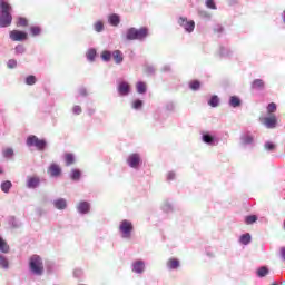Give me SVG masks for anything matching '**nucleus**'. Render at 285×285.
<instances>
[{
  "label": "nucleus",
  "mask_w": 285,
  "mask_h": 285,
  "mask_svg": "<svg viewBox=\"0 0 285 285\" xmlns=\"http://www.w3.org/2000/svg\"><path fill=\"white\" fill-rule=\"evenodd\" d=\"M12 26V6L8 0H0V28Z\"/></svg>",
  "instance_id": "nucleus-1"
},
{
  "label": "nucleus",
  "mask_w": 285,
  "mask_h": 285,
  "mask_svg": "<svg viewBox=\"0 0 285 285\" xmlns=\"http://www.w3.org/2000/svg\"><path fill=\"white\" fill-rule=\"evenodd\" d=\"M146 37H148V28L146 27H142L140 29L131 27L126 32L127 41H142V39H146Z\"/></svg>",
  "instance_id": "nucleus-2"
},
{
  "label": "nucleus",
  "mask_w": 285,
  "mask_h": 285,
  "mask_svg": "<svg viewBox=\"0 0 285 285\" xmlns=\"http://www.w3.org/2000/svg\"><path fill=\"white\" fill-rule=\"evenodd\" d=\"M29 268L33 275H43V259L39 255L29 258Z\"/></svg>",
  "instance_id": "nucleus-3"
},
{
  "label": "nucleus",
  "mask_w": 285,
  "mask_h": 285,
  "mask_svg": "<svg viewBox=\"0 0 285 285\" xmlns=\"http://www.w3.org/2000/svg\"><path fill=\"white\" fill-rule=\"evenodd\" d=\"M27 146H35L37 150H46L47 142L45 139H39L37 136H29L27 138Z\"/></svg>",
  "instance_id": "nucleus-4"
},
{
  "label": "nucleus",
  "mask_w": 285,
  "mask_h": 285,
  "mask_svg": "<svg viewBox=\"0 0 285 285\" xmlns=\"http://www.w3.org/2000/svg\"><path fill=\"white\" fill-rule=\"evenodd\" d=\"M134 229L135 227L132 226V223L127 219L122 220L119 225V230L125 239H130V235Z\"/></svg>",
  "instance_id": "nucleus-5"
},
{
  "label": "nucleus",
  "mask_w": 285,
  "mask_h": 285,
  "mask_svg": "<svg viewBox=\"0 0 285 285\" xmlns=\"http://www.w3.org/2000/svg\"><path fill=\"white\" fill-rule=\"evenodd\" d=\"M178 24L186 30V32H193L195 30V21L189 20L188 18L180 17L178 19Z\"/></svg>",
  "instance_id": "nucleus-6"
},
{
  "label": "nucleus",
  "mask_w": 285,
  "mask_h": 285,
  "mask_svg": "<svg viewBox=\"0 0 285 285\" xmlns=\"http://www.w3.org/2000/svg\"><path fill=\"white\" fill-rule=\"evenodd\" d=\"M9 37L11 41H26V39H28V33L24 31L12 30L10 31Z\"/></svg>",
  "instance_id": "nucleus-7"
},
{
  "label": "nucleus",
  "mask_w": 285,
  "mask_h": 285,
  "mask_svg": "<svg viewBox=\"0 0 285 285\" xmlns=\"http://www.w3.org/2000/svg\"><path fill=\"white\" fill-rule=\"evenodd\" d=\"M127 164L130 166V168H138L139 164H141V156H139V154L129 155Z\"/></svg>",
  "instance_id": "nucleus-8"
},
{
  "label": "nucleus",
  "mask_w": 285,
  "mask_h": 285,
  "mask_svg": "<svg viewBox=\"0 0 285 285\" xmlns=\"http://www.w3.org/2000/svg\"><path fill=\"white\" fill-rule=\"evenodd\" d=\"M263 124L266 126V128L273 129L277 127V117L275 115H272L269 117L263 118Z\"/></svg>",
  "instance_id": "nucleus-9"
},
{
  "label": "nucleus",
  "mask_w": 285,
  "mask_h": 285,
  "mask_svg": "<svg viewBox=\"0 0 285 285\" xmlns=\"http://www.w3.org/2000/svg\"><path fill=\"white\" fill-rule=\"evenodd\" d=\"M118 92L120 97H126L130 94V85L126 81H122L118 85Z\"/></svg>",
  "instance_id": "nucleus-10"
},
{
  "label": "nucleus",
  "mask_w": 285,
  "mask_h": 285,
  "mask_svg": "<svg viewBox=\"0 0 285 285\" xmlns=\"http://www.w3.org/2000/svg\"><path fill=\"white\" fill-rule=\"evenodd\" d=\"M48 173L51 177H59V175H61V167H59L57 164H51Z\"/></svg>",
  "instance_id": "nucleus-11"
},
{
  "label": "nucleus",
  "mask_w": 285,
  "mask_h": 285,
  "mask_svg": "<svg viewBox=\"0 0 285 285\" xmlns=\"http://www.w3.org/2000/svg\"><path fill=\"white\" fill-rule=\"evenodd\" d=\"M77 210L80 212L82 215L90 213V204L88 202H80L77 205Z\"/></svg>",
  "instance_id": "nucleus-12"
},
{
  "label": "nucleus",
  "mask_w": 285,
  "mask_h": 285,
  "mask_svg": "<svg viewBox=\"0 0 285 285\" xmlns=\"http://www.w3.org/2000/svg\"><path fill=\"white\" fill-rule=\"evenodd\" d=\"M53 206L57 208V210H66V208H68V203L66 199L59 198L53 202Z\"/></svg>",
  "instance_id": "nucleus-13"
},
{
  "label": "nucleus",
  "mask_w": 285,
  "mask_h": 285,
  "mask_svg": "<svg viewBox=\"0 0 285 285\" xmlns=\"http://www.w3.org/2000/svg\"><path fill=\"white\" fill-rule=\"evenodd\" d=\"M145 268H146V265L142 263V261H137L134 263L132 272L141 274L144 273Z\"/></svg>",
  "instance_id": "nucleus-14"
},
{
  "label": "nucleus",
  "mask_w": 285,
  "mask_h": 285,
  "mask_svg": "<svg viewBox=\"0 0 285 285\" xmlns=\"http://www.w3.org/2000/svg\"><path fill=\"white\" fill-rule=\"evenodd\" d=\"M108 21H109L110 26H114V27H117V26H119V23H121V19L116 13L110 14L108 17Z\"/></svg>",
  "instance_id": "nucleus-15"
},
{
  "label": "nucleus",
  "mask_w": 285,
  "mask_h": 285,
  "mask_svg": "<svg viewBox=\"0 0 285 285\" xmlns=\"http://www.w3.org/2000/svg\"><path fill=\"white\" fill-rule=\"evenodd\" d=\"M167 267L170 271H175V269L179 268V259H177V258H169L167 261Z\"/></svg>",
  "instance_id": "nucleus-16"
},
{
  "label": "nucleus",
  "mask_w": 285,
  "mask_h": 285,
  "mask_svg": "<svg viewBox=\"0 0 285 285\" xmlns=\"http://www.w3.org/2000/svg\"><path fill=\"white\" fill-rule=\"evenodd\" d=\"M264 80L262 79H255L253 82H252V89L253 90H264Z\"/></svg>",
  "instance_id": "nucleus-17"
},
{
  "label": "nucleus",
  "mask_w": 285,
  "mask_h": 285,
  "mask_svg": "<svg viewBox=\"0 0 285 285\" xmlns=\"http://www.w3.org/2000/svg\"><path fill=\"white\" fill-rule=\"evenodd\" d=\"M229 105L232 108H239V106H242V100L237 96H232L229 99Z\"/></svg>",
  "instance_id": "nucleus-18"
},
{
  "label": "nucleus",
  "mask_w": 285,
  "mask_h": 285,
  "mask_svg": "<svg viewBox=\"0 0 285 285\" xmlns=\"http://www.w3.org/2000/svg\"><path fill=\"white\" fill-rule=\"evenodd\" d=\"M112 58L115 63H121V61H124V53H121L119 50H115L112 52Z\"/></svg>",
  "instance_id": "nucleus-19"
},
{
  "label": "nucleus",
  "mask_w": 285,
  "mask_h": 285,
  "mask_svg": "<svg viewBox=\"0 0 285 285\" xmlns=\"http://www.w3.org/2000/svg\"><path fill=\"white\" fill-rule=\"evenodd\" d=\"M28 188H37L39 186L38 177H30L27 183Z\"/></svg>",
  "instance_id": "nucleus-20"
},
{
  "label": "nucleus",
  "mask_w": 285,
  "mask_h": 285,
  "mask_svg": "<svg viewBox=\"0 0 285 285\" xmlns=\"http://www.w3.org/2000/svg\"><path fill=\"white\" fill-rule=\"evenodd\" d=\"M136 90L139 95H144L147 90L146 82H137L136 83Z\"/></svg>",
  "instance_id": "nucleus-21"
},
{
  "label": "nucleus",
  "mask_w": 285,
  "mask_h": 285,
  "mask_svg": "<svg viewBox=\"0 0 285 285\" xmlns=\"http://www.w3.org/2000/svg\"><path fill=\"white\" fill-rule=\"evenodd\" d=\"M70 177H71L72 181H79V179H81V170L72 169Z\"/></svg>",
  "instance_id": "nucleus-22"
},
{
  "label": "nucleus",
  "mask_w": 285,
  "mask_h": 285,
  "mask_svg": "<svg viewBox=\"0 0 285 285\" xmlns=\"http://www.w3.org/2000/svg\"><path fill=\"white\" fill-rule=\"evenodd\" d=\"M12 188V183L10 180H6L1 184V190L2 193H10V189Z\"/></svg>",
  "instance_id": "nucleus-23"
},
{
  "label": "nucleus",
  "mask_w": 285,
  "mask_h": 285,
  "mask_svg": "<svg viewBox=\"0 0 285 285\" xmlns=\"http://www.w3.org/2000/svg\"><path fill=\"white\" fill-rule=\"evenodd\" d=\"M65 163H66V166H72V164H75V155L65 154Z\"/></svg>",
  "instance_id": "nucleus-24"
},
{
  "label": "nucleus",
  "mask_w": 285,
  "mask_h": 285,
  "mask_svg": "<svg viewBox=\"0 0 285 285\" xmlns=\"http://www.w3.org/2000/svg\"><path fill=\"white\" fill-rule=\"evenodd\" d=\"M0 250L1 253H9L10 250V246L3 238H0Z\"/></svg>",
  "instance_id": "nucleus-25"
},
{
  "label": "nucleus",
  "mask_w": 285,
  "mask_h": 285,
  "mask_svg": "<svg viewBox=\"0 0 285 285\" xmlns=\"http://www.w3.org/2000/svg\"><path fill=\"white\" fill-rule=\"evenodd\" d=\"M208 106H212V108H217V106H219V97L213 96L208 101Z\"/></svg>",
  "instance_id": "nucleus-26"
},
{
  "label": "nucleus",
  "mask_w": 285,
  "mask_h": 285,
  "mask_svg": "<svg viewBox=\"0 0 285 285\" xmlns=\"http://www.w3.org/2000/svg\"><path fill=\"white\" fill-rule=\"evenodd\" d=\"M203 141L205 144L213 145V142L215 141V137L210 136V134H204L203 135Z\"/></svg>",
  "instance_id": "nucleus-27"
},
{
  "label": "nucleus",
  "mask_w": 285,
  "mask_h": 285,
  "mask_svg": "<svg viewBox=\"0 0 285 285\" xmlns=\"http://www.w3.org/2000/svg\"><path fill=\"white\" fill-rule=\"evenodd\" d=\"M240 244H244V246H248L250 244V234H244L240 236Z\"/></svg>",
  "instance_id": "nucleus-28"
},
{
  "label": "nucleus",
  "mask_w": 285,
  "mask_h": 285,
  "mask_svg": "<svg viewBox=\"0 0 285 285\" xmlns=\"http://www.w3.org/2000/svg\"><path fill=\"white\" fill-rule=\"evenodd\" d=\"M97 57V50L95 49H89L87 52V59L89 61H95V58Z\"/></svg>",
  "instance_id": "nucleus-29"
},
{
  "label": "nucleus",
  "mask_w": 285,
  "mask_h": 285,
  "mask_svg": "<svg viewBox=\"0 0 285 285\" xmlns=\"http://www.w3.org/2000/svg\"><path fill=\"white\" fill-rule=\"evenodd\" d=\"M189 88L190 90H199V88H202V83L199 82V80H193L191 82H189Z\"/></svg>",
  "instance_id": "nucleus-30"
},
{
  "label": "nucleus",
  "mask_w": 285,
  "mask_h": 285,
  "mask_svg": "<svg viewBox=\"0 0 285 285\" xmlns=\"http://www.w3.org/2000/svg\"><path fill=\"white\" fill-rule=\"evenodd\" d=\"M18 28H28V19L19 18L17 22Z\"/></svg>",
  "instance_id": "nucleus-31"
},
{
  "label": "nucleus",
  "mask_w": 285,
  "mask_h": 285,
  "mask_svg": "<svg viewBox=\"0 0 285 285\" xmlns=\"http://www.w3.org/2000/svg\"><path fill=\"white\" fill-rule=\"evenodd\" d=\"M242 141H243V144L246 146V145H248V144H253V141H254V138H253V136H250V135H244L243 137H242Z\"/></svg>",
  "instance_id": "nucleus-32"
},
{
  "label": "nucleus",
  "mask_w": 285,
  "mask_h": 285,
  "mask_svg": "<svg viewBox=\"0 0 285 285\" xmlns=\"http://www.w3.org/2000/svg\"><path fill=\"white\" fill-rule=\"evenodd\" d=\"M277 111V105L275 102H271L267 106V115H273V112Z\"/></svg>",
  "instance_id": "nucleus-33"
},
{
  "label": "nucleus",
  "mask_w": 285,
  "mask_h": 285,
  "mask_svg": "<svg viewBox=\"0 0 285 285\" xmlns=\"http://www.w3.org/2000/svg\"><path fill=\"white\" fill-rule=\"evenodd\" d=\"M26 83H27V86H35V83H37V77L28 76L26 78Z\"/></svg>",
  "instance_id": "nucleus-34"
},
{
  "label": "nucleus",
  "mask_w": 285,
  "mask_h": 285,
  "mask_svg": "<svg viewBox=\"0 0 285 285\" xmlns=\"http://www.w3.org/2000/svg\"><path fill=\"white\" fill-rule=\"evenodd\" d=\"M3 157H6L7 159H10V157H12L14 155V150H12V148H7L2 151Z\"/></svg>",
  "instance_id": "nucleus-35"
},
{
  "label": "nucleus",
  "mask_w": 285,
  "mask_h": 285,
  "mask_svg": "<svg viewBox=\"0 0 285 285\" xmlns=\"http://www.w3.org/2000/svg\"><path fill=\"white\" fill-rule=\"evenodd\" d=\"M111 58H112V53H110V51H102L101 53L102 61H110Z\"/></svg>",
  "instance_id": "nucleus-36"
},
{
  "label": "nucleus",
  "mask_w": 285,
  "mask_h": 285,
  "mask_svg": "<svg viewBox=\"0 0 285 285\" xmlns=\"http://www.w3.org/2000/svg\"><path fill=\"white\" fill-rule=\"evenodd\" d=\"M267 274H268V269H267L266 267H261V268L257 271L258 277H266Z\"/></svg>",
  "instance_id": "nucleus-37"
},
{
  "label": "nucleus",
  "mask_w": 285,
  "mask_h": 285,
  "mask_svg": "<svg viewBox=\"0 0 285 285\" xmlns=\"http://www.w3.org/2000/svg\"><path fill=\"white\" fill-rule=\"evenodd\" d=\"M30 31H31V35H32L33 37H37V36H39V35H41V28H39V27H31V28H30Z\"/></svg>",
  "instance_id": "nucleus-38"
},
{
  "label": "nucleus",
  "mask_w": 285,
  "mask_h": 285,
  "mask_svg": "<svg viewBox=\"0 0 285 285\" xmlns=\"http://www.w3.org/2000/svg\"><path fill=\"white\" fill-rule=\"evenodd\" d=\"M206 6L207 8H209L210 10H217V6L215 4L214 0H207L206 1Z\"/></svg>",
  "instance_id": "nucleus-39"
},
{
  "label": "nucleus",
  "mask_w": 285,
  "mask_h": 285,
  "mask_svg": "<svg viewBox=\"0 0 285 285\" xmlns=\"http://www.w3.org/2000/svg\"><path fill=\"white\" fill-rule=\"evenodd\" d=\"M141 106H144V101H141V100H135V101L132 102V108H134L135 110H139V108H141Z\"/></svg>",
  "instance_id": "nucleus-40"
},
{
  "label": "nucleus",
  "mask_w": 285,
  "mask_h": 285,
  "mask_svg": "<svg viewBox=\"0 0 285 285\" xmlns=\"http://www.w3.org/2000/svg\"><path fill=\"white\" fill-rule=\"evenodd\" d=\"M245 222L246 224H255V222H257V217L255 215L247 216Z\"/></svg>",
  "instance_id": "nucleus-41"
},
{
  "label": "nucleus",
  "mask_w": 285,
  "mask_h": 285,
  "mask_svg": "<svg viewBox=\"0 0 285 285\" xmlns=\"http://www.w3.org/2000/svg\"><path fill=\"white\" fill-rule=\"evenodd\" d=\"M95 30H96V32H101V30H104V22H101V21L96 22Z\"/></svg>",
  "instance_id": "nucleus-42"
},
{
  "label": "nucleus",
  "mask_w": 285,
  "mask_h": 285,
  "mask_svg": "<svg viewBox=\"0 0 285 285\" xmlns=\"http://www.w3.org/2000/svg\"><path fill=\"white\" fill-rule=\"evenodd\" d=\"M0 266L2 268H8V259L4 256H0Z\"/></svg>",
  "instance_id": "nucleus-43"
},
{
  "label": "nucleus",
  "mask_w": 285,
  "mask_h": 285,
  "mask_svg": "<svg viewBox=\"0 0 285 285\" xmlns=\"http://www.w3.org/2000/svg\"><path fill=\"white\" fill-rule=\"evenodd\" d=\"M7 66L10 69L14 68L17 66V60H14V59L9 60Z\"/></svg>",
  "instance_id": "nucleus-44"
},
{
  "label": "nucleus",
  "mask_w": 285,
  "mask_h": 285,
  "mask_svg": "<svg viewBox=\"0 0 285 285\" xmlns=\"http://www.w3.org/2000/svg\"><path fill=\"white\" fill-rule=\"evenodd\" d=\"M274 149H275V144L273 142L265 144V150H274Z\"/></svg>",
  "instance_id": "nucleus-45"
},
{
  "label": "nucleus",
  "mask_w": 285,
  "mask_h": 285,
  "mask_svg": "<svg viewBox=\"0 0 285 285\" xmlns=\"http://www.w3.org/2000/svg\"><path fill=\"white\" fill-rule=\"evenodd\" d=\"M72 110H73V114H75V115H81V111H82V110H81V107L78 106V105H76Z\"/></svg>",
  "instance_id": "nucleus-46"
},
{
  "label": "nucleus",
  "mask_w": 285,
  "mask_h": 285,
  "mask_svg": "<svg viewBox=\"0 0 285 285\" xmlns=\"http://www.w3.org/2000/svg\"><path fill=\"white\" fill-rule=\"evenodd\" d=\"M279 257L283 262H285V247L279 248Z\"/></svg>",
  "instance_id": "nucleus-47"
},
{
  "label": "nucleus",
  "mask_w": 285,
  "mask_h": 285,
  "mask_svg": "<svg viewBox=\"0 0 285 285\" xmlns=\"http://www.w3.org/2000/svg\"><path fill=\"white\" fill-rule=\"evenodd\" d=\"M79 95H80L81 97H86V95H88V91H86L85 88H81V89H79Z\"/></svg>",
  "instance_id": "nucleus-48"
},
{
  "label": "nucleus",
  "mask_w": 285,
  "mask_h": 285,
  "mask_svg": "<svg viewBox=\"0 0 285 285\" xmlns=\"http://www.w3.org/2000/svg\"><path fill=\"white\" fill-rule=\"evenodd\" d=\"M73 275H75V277H79L81 275V271L75 269Z\"/></svg>",
  "instance_id": "nucleus-49"
},
{
  "label": "nucleus",
  "mask_w": 285,
  "mask_h": 285,
  "mask_svg": "<svg viewBox=\"0 0 285 285\" xmlns=\"http://www.w3.org/2000/svg\"><path fill=\"white\" fill-rule=\"evenodd\" d=\"M174 177H175L174 173H169L168 176H167L168 179H173Z\"/></svg>",
  "instance_id": "nucleus-50"
},
{
  "label": "nucleus",
  "mask_w": 285,
  "mask_h": 285,
  "mask_svg": "<svg viewBox=\"0 0 285 285\" xmlns=\"http://www.w3.org/2000/svg\"><path fill=\"white\" fill-rule=\"evenodd\" d=\"M283 21H284V23H285V10H284V12H283Z\"/></svg>",
  "instance_id": "nucleus-51"
},
{
  "label": "nucleus",
  "mask_w": 285,
  "mask_h": 285,
  "mask_svg": "<svg viewBox=\"0 0 285 285\" xmlns=\"http://www.w3.org/2000/svg\"><path fill=\"white\" fill-rule=\"evenodd\" d=\"M272 285H279V284H277V283H273Z\"/></svg>",
  "instance_id": "nucleus-52"
}]
</instances>
